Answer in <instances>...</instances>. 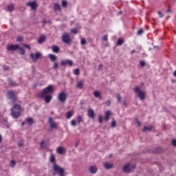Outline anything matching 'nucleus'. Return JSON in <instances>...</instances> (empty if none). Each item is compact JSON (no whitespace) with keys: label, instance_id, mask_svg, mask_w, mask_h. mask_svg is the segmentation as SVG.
<instances>
[{"label":"nucleus","instance_id":"f257e3e1","mask_svg":"<svg viewBox=\"0 0 176 176\" xmlns=\"http://www.w3.org/2000/svg\"><path fill=\"white\" fill-rule=\"evenodd\" d=\"M21 115V106L19 104H14L11 109V116L14 119H19Z\"/></svg>","mask_w":176,"mask_h":176},{"label":"nucleus","instance_id":"f03ea898","mask_svg":"<svg viewBox=\"0 0 176 176\" xmlns=\"http://www.w3.org/2000/svg\"><path fill=\"white\" fill-rule=\"evenodd\" d=\"M53 91V85H48L47 87L43 89V91L38 94V97L40 98H45L49 93H52Z\"/></svg>","mask_w":176,"mask_h":176},{"label":"nucleus","instance_id":"7ed1b4c3","mask_svg":"<svg viewBox=\"0 0 176 176\" xmlns=\"http://www.w3.org/2000/svg\"><path fill=\"white\" fill-rule=\"evenodd\" d=\"M53 170L54 171V175L58 174L59 176H64L65 170L61 168L60 166L57 165V164L54 163L53 165Z\"/></svg>","mask_w":176,"mask_h":176},{"label":"nucleus","instance_id":"20e7f679","mask_svg":"<svg viewBox=\"0 0 176 176\" xmlns=\"http://www.w3.org/2000/svg\"><path fill=\"white\" fill-rule=\"evenodd\" d=\"M133 91L136 94H138V97H139L141 101H144V100H145V91H141V88L140 87H135Z\"/></svg>","mask_w":176,"mask_h":176},{"label":"nucleus","instance_id":"39448f33","mask_svg":"<svg viewBox=\"0 0 176 176\" xmlns=\"http://www.w3.org/2000/svg\"><path fill=\"white\" fill-rule=\"evenodd\" d=\"M7 96L10 100H12L13 104L17 101V96L14 94V91H8L7 92Z\"/></svg>","mask_w":176,"mask_h":176},{"label":"nucleus","instance_id":"423d86ee","mask_svg":"<svg viewBox=\"0 0 176 176\" xmlns=\"http://www.w3.org/2000/svg\"><path fill=\"white\" fill-rule=\"evenodd\" d=\"M58 100L60 102H65V101H67V94L65 91H62L58 94Z\"/></svg>","mask_w":176,"mask_h":176},{"label":"nucleus","instance_id":"0eeeda50","mask_svg":"<svg viewBox=\"0 0 176 176\" xmlns=\"http://www.w3.org/2000/svg\"><path fill=\"white\" fill-rule=\"evenodd\" d=\"M135 168V165H130V164H127L123 167V171L124 173H131L133 170Z\"/></svg>","mask_w":176,"mask_h":176},{"label":"nucleus","instance_id":"6e6552de","mask_svg":"<svg viewBox=\"0 0 176 176\" xmlns=\"http://www.w3.org/2000/svg\"><path fill=\"white\" fill-rule=\"evenodd\" d=\"M62 41L64 43H71V36L68 33H65L62 36Z\"/></svg>","mask_w":176,"mask_h":176},{"label":"nucleus","instance_id":"1a4fd4ad","mask_svg":"<svg viewBox=\"0 0 176 176\" xmlns=\"http://www.w3.org/2000/svg\"><path fill=\"white\" fill-rule=\"evenodd\" d=\"M30 57L33 60V61L35 63L38 61V58H41V57H42V54H41L40 52H36L35 54H34V53H31Z\"/></svg>","mask_w":176,"mask_h":176},{"label":"nucleus","instance_id":"9d476101","mask_svg":"<svg viewBox=\"0 0 176 176\" xmlns=\"http://www.w3.org/2000/svg\"><path fill=\"white\" fill-rule=\"evenodd\" d=\"M60 65H62V67H65V65H69V67H72V65H74V62L69 59L63 60L61 61Z\"/></svg>","mask_w":176,"mask_h":176},{"label":"nucleus","instance_id":"9b49d317","mask_svg":"<svg viewBox=\"0 0 176 176\" xmlns=\"http://www.w3.org/2000/svg\"><path fill=\"white\" fill-rule=\"evenodd\" d=\"M26 6H29V8H31L32 10H36V8H38V4H36V1H30L26 3Z\"/></svg>","mask_w":176,"mask_h":176},{"label":"nucleus","instance_id":"f8f14e48","mask_svg":"<svg viewBox=\"0 0 176 176\" xmlns=\"http://www.w3.org/2000/svg\"><path fill=\"white\" fill-rule=\"evenodd\" d=\"M87 115L91 119H94L96 118V114L94 113V110H93V109H89L87 110Z\"/></svg>","mask_w":176,"mask_h":176},{"label":"nucleus","instance_id":"ddd939ff","mask_svg":"<svg viewBox=\"0 0 176 176\" xmlns=\"http://www.w3.org/2000/svg\"><path fill=\"white\" fill-rule=\"evenodd\" d=\"M19 45L16 44V45H10L7 47V50L9 51H14V50H19Z\"/></svg>","mask_w":176,"mask_h":176},{"label":"nucleus","instance_id":"4468645a","mask_svg":"<svg viewBox=\"0 0 176 176\" xmlns=\"http://www.w3.org/2000/svg\"><path fill=\"white\" fill-rule=\"evenodd\" d=\"M49 123L50 124L51 129H57V124L54 122V121L53 120V118H49Z\"/></svg>","mask_w":176,"mask_h":176},{"label":"nucleus","instance_id":"2eb2a0df","mask_svg":"<svg viewBox=\"0 0 176 176\" xmlns=\"http://www.w3.org/2000/svg\"><path fill=\"white\" fill-rule=\"evenodd\" d=\"M103 166H104V168H106V170H111V168H112L113 167V164L109 163V162H104Z\"/></svg>","mask_w":176,"mask_h":176},{"label":"nucleus","instance_id":"dca6fc26","mask_svg":"<svg viewBox=\"0 0 176 176\" xmlns=\"http://www.w3.org/2000/svg\"><path fill=\"white\" fill-rule=\"evenodd\" d=\"M75 112L74 111H69L66 113V119H71L73 116Z\"/></svg>","mask_w":176,"mask_h":176},{"label":"nucleus","instance_id":"f3484780","mask_svg":"<svg viewBox=\"0 0 176 176\" xmlns=\"http://www.w3.org/2000/svg\"><path fill=\"white\" fill-rule=\"evenodd\" d=\"M89 172L91 174H96L97 173V166H91L89 167Z\"/></svg>","mask_w":176,"mask_h":176},{"label":"nucleus","instance_id":"a211bd4d","mask_svg":"<svg viewBox=\"0 0 176 176\" xmlns=\"http://www.w3.org/2000/svg\"><path fill=\"white\" fill-rule=\"evenodd\" d=\"M109 118H111V111L108 110L105 111L104 120H106V122H108L109 120Z\"/></svg>","mask_w":176,"mask_h":176},{"label":"nucleus","instance_id":"6ab92c4d","mask_svg":"<svg viewBox=\"0 0 176 176\" xmlns=\"http://www.w3.org/2000/svg\"><path fill=\"white\" fill-rule=\"evenodd\" d=\"M94 96L96 98H99V100H102V97L101 96V94L98 91H95L94 92Z\"/></svg>","mask_w":176,"mask_h":176},{"label":"nucleus","instance_id":"aec40b11","mask_svg":"<svg viewBox=\"0 0 176 176\" xmlns=\"http://www.w3.org/2000/svg\"><path fill=\"white\" fill-rule=\"evenodd\" d=\"M45 101L47 104H49L50 101H52V96L51 95L45 96Z\"/></svg>","mask_w":176,"mask_h":176},{"label":"nucleus","instance_id":"412c9836","mask_svg":"<svg viewBox=\"0 0 176 176\" xmlns=\"http://www.w3.org/2000/svg\"><path fill=\"white\" fill-rule=\"evenodd\" d=\"M53 53H59L60 47L58 46H53L52 47Z\"/></svg>","mask_w":176,"mask_h":176},{"label":"nucleus","instance_id":"4be33fe9","mask_svg":"<svg viewBox=\"0 0 176 176\" xmlns=\"http://www.w3.org/2000/svg\"><path fill=\"white\" fill-rule=\"evenodd\" d=\"M77 120L78 124H80V123L83 122V116L78 115Z\"/></svg>","mask_w":176,"mask_h":176},{"label":"nucleus","instance_id":"5701e85b","mask_svg":"<svg viewBox=\"0 0 176 176\" xmlns=\"http://www.w3.org/2000/svg\"><path fill=\"white\" fill-rule=\"evenodd\" d=\"M151 130H153V126H144V128L142 129V131H151Z\"/></svg>","mask_w":176,"mask_h":176},{"label":"nucleus","instance_id":"b1692460","mask_svg":"<svg viewBox=\"0 0 176 176\" xmlns=\"http://www.w3.org/2000/svg\"><path fill=\"white\" fill-rule=\"evenodd\" d=\"M57 153H59V155H63L64 153V148L63 147H58L56 149Z\"/></svg>","mask_w":176,"mask_h":176},{"label":"nucleus","instance_id":"393cba45","mask_svg":"<svg viewBox=\"0 0 176 176\" xmlns=\"http://www.w3.org/2000/svg\"><path fill=\"white\" fill-rule=\"evenodd\" d=\"M49 57L51 61H56V60H57V56L53 54H50Z\"/></svg>","mask_w":176,"mask_h":176},{"label":"nucleus","instance_id":"a878e982","mask_svg":"<svg viewBox=\"0 0 176 176\" xmlns=\"http://www.w3.org/2000/svg\"><path fill=\"white\" fill-rule=\"evenodd\" d=\"M54 10H55V12L56 11V10H61V7L59 6V4L58 3H55L54 4Z\"/></svg>","mask_w":176,"mask_h":176},{"label":"nucleus","instance_id":"bb28decb","mask_svg":"<svg viewBox=\"0 0 176 176\" xmlns=\"http://www.w3.org/2000/svg\"><path fill=\"white\" fill-rule=\"evenodd\" d=\"M46 40V36H42L38 39V43H43Z\"/></svg>","mask_w":176,"mask_h":176},{"label":"nucleus","instance_id":"cd10ccee","mask_svg":"<svg viewBox=\"0 0 176 176\" xmlns=\"http://www.w3.org/2000/svg\"><path fill=\"white\" fill-rule=\"evenodd\" d=\"M19 53L20 54H21V56H24V54H25V50H24V48L19 46Z\"/></svg>","mask_w":176,"mask_h":176},{"label":"nucleus","instance_id":"c85d7f7f","mask_svg":"<svg viewBox=\"0 0 176 176\" xmlns=\"http://www.w3.org/2000/svg\"><path fill=\"white\" fill-rule=\"evenodd\" d=\"M124 43V41L122 38H118L117 41V46H122Z\"/></svg>","mask_w":176,"mask_h":176},{"label":"nucleus","instance_id":"c756f323","mask_svg":"<svg viewBox=\"0 0 176 176\" xmlns=\"http://www.w3.org/2000/svg\"><path fill=\"white\" fill-rule=\"evenodd\" d=\"M8 83H9L10 86H17V84L14 81H13V80L10 79V78L8 79Z\"/></svg>","mask_w":176,"mask_h":176},{"label":"nucleus","instance_id":"7c9ffc66","mask_svg":"<svg viewBox=\"0 0 176 176\" xmlns=\"http://www.w3.org/2000/svg\"><path fill=\"white\" fill-rule=\"evenodd\" d=\"M26 122L29 124H32L34 123V120L32 118H28L26 119Z\"/></svg>","mask_w":176,"mask_h":176},{"label":"nucleus","instance_id":"2f4dec72","mask_svg":"<svg viewBox=\"0 0 176 176\" xmlns=\"http://www.w3.org/2000/svg\"><path fill=\"white\" fill-rule=\"evenodd\" d=\"M77 87L78 89H83V82L80 81L77 83Z\"/></svg>","mask_w":176,"mask_h":176},{"label":"nucleus","instance_id":"473e14b6","mask_svg":"<svg viewBox=\"0 0 176 176\" xmlns=\"http://www.w3.org/2000/svg\"><path fill=\"white\" fill-rule=\"evenodd\" d=\"M41 145V148H45L47 146V144H46V142H45V141H42L40 144Z\"/></svg>","mask_w":176,"mask_h":176},{"label":"nucleus","instance_id":"72a5a7b5","mask_svg":"<svg viewBox=\"0 0 176 176\" xmlns=\"http://www.w3.org/2000/svg\"><path fill=\"white\" fill-rule=\"evenodd\" d=\"M7 9H8V12H13V10L14 9V6H13V5L8 6Z\"/></svg>","mask_w":176,"mask_h":176},{"label":"nucleus","instance_id":"f704fd0d","mask_svg":"<svg viewBox=\"0 0 176 176\" xmlns=\"http://www.w3.org/2000/svg\"><path fill=\"white\" fill-rule=\"evenodd\" d=\"M50 162L51 163H54V162H56V157L53 154L50 157Z\"/></svg>","mask_w":176,"mask_h":176},{"label":"nucleus","instance_id":"c9c22d12","mask_svg":"<svg viewBox=\"0 0 176 176\" xmlns=\"http://www.w3.org/2000/svg\"><path fill=\"white\" fill-rule=\"evenodd\" d=\"M73 72L74 75H76L77 76L80 74L79 69H75Z\"/></svg>","mask_w":176,"mask_h":176},{"label":"nucleus","instance_id":"e433bc0d","mask_svg":"<svg viewBox=\"0 0 176 176\" xmlns=\"http://www.w3.org/2000/svg\"><path fill=\"white\" fill-rule=\"evenodd\" d=\"M70 124H71V126H72L73 127H75V126H76V120H72L70 122Z\"/></svg>","mask_w":176,"mask_h":176},{"label":"nucleus","instance_id":"4c0bfd02","mask_svg":"<svg viewBox=\"0 0 176 176\" xmlns=\"http://www.w3.org/2000/svg\"><path fill=\"white\" fill-rule=\"evenodd\" d=\"M67 5H68V2H67V1L63 0L62 1V6H63V8H67Z\"/></svg>","mask_w":176,"mask_h":176},{"label":"nucleus","instance_id":"58836bf2","mask_svg":"<svg viewBox=\"0 0 176 176\" xmlns=\"http://www.w3.org/2000/svg\"><path fill=\"white\" fill-rule=\"evenodd\" d=\"M10 164H11V167H12V168H13L16 166V161L11 160L10 161Z\"/></svg>","mask_w":176,"mask_h":176},{"label":"nucleus","instance_id":"ea45409f","mask_svg":"<svg viewBox=\"0 0 176 176\" xmlns=\"http://www.w3.org/2000/svg\"><path fill=\"white\" fill-rule=\"evenodd\" d=\"M102 40L104 42L108 41V34H106V35L103 36L102 38Z\"/></svg>","mask_w":176,"mask_h":176},{"label":"nucleus","instance_id":"a19ab883","mask_svg":"<svg viewBox=\"0 0 176 176\" xmlns=\"http://www.w3.org/2000/svg\"><path fill=\"white\" fill-rule=\"evenodd\" d=\"M116 126V121L115 120H113L111 122V127L114 128Z\"/></svg>","mask_w":176,"mask_h":176},{"label":"nucleus","instance_id":"79ce46f5","mask_svg":"<svg viewBox=\"0 0 176 176\" xmlns=\"http://www.w3.org/2000/svg\"><path fill=\"white\" fill-rule=\"evenodd\" d=\"M23 36H19L17 37L16 41L17 42H23Z\"/></svg>","mask_w":176,"mask_h":176},{"label":"nucleus","instance_id":"37998d69","mask_svg":"<svg viewBox=\"0 0 176 176\" xmlns=\"http://www.w3.org/2000/svg\"><path fill=\"white\" fill-rule=\"evenodd\" d=\"M118 101H120V100H122V96H120V94H117L116 96Z\"/></svg>","mask_w":176,"mask_h":176},{"label":"nucleus","instance_id":"c03bdc74","mask_svg":"<svg viewBox=\"0 0 176 176\" xmlns=\"http://www.w3.org/2000/svg\"><path fill=\"white\" fill-rule=\"evenodd\" d=\"M138 35H141L142 34H144V30H142V28L140 29L138 32H137Z\"/></svg>","mask_w":176,"mask_h":176},{"label":"nucleus","instance_id":"a18cd8bd","mask_svg":"<svg viewBox=\"0 0 176 176\" xmlns=\"http://www.w3.org/2000/svg\"><path fill=\"white\" fill-rule=\"evenodd\" d=\"M80 43H81V45H86V43H87L86 38H82Z\"/></svg>","mask_w":176,"mask_h":176},{"label":"nucleus","instance_id":"49530a36","mask_svg":"<svg viewBox=\"0 0 176 176\" xmlns=\"http://www.w3.org/2000/svg\"><path fill=\"white\" fill-rule=\"evenodd\" d=\"M53 68L54 69H57V68H58V63H57V62H54Z\"/></svg>","mask_w":176,"mask_h":176},{"label":"nucleus","instance_id":"de8ad7c7","mask_svg":"<svg viewBox=\"0 0 176 176\" xmlns=\"http://www.w3.org/2000/svg\"><path fill=\"white\" fill-rule=\"evenodd\" d=\"M71 32L72 34H78V30L76 29H72Z\"/></svg>","mask_w":176,"mask_h":176},{"label":"nucleus","instance_id":"09e8293b","mask_svg":"<svg viewBox=\"0 0 176 176\" xmlns=\"http://www.w3.org/2000/svg\"><path fill=\"white\" fill-rule=\"evenodd\" d=\"M23 46L24 47H26V49H31V46H30V45H27V44H23Z\"/></svg>","mask_w":176,"mask_h":176},{"label":"nucleus","instance_id":"8fccbe9b","mask_svg":"<svg viewBox=\"0 0 176 176\" xmlns=\"http://www.w3.org/2000/svg\"><path fill=\"white\" fill-rule=\"evenodd\" d=\"M172 145H173V146H176V140L175 139H173L172 140Z\"/></svg>","mask_w":176,"mask_h":176},{"label":"nucleus","instance_id":"3c124183","mask_svg":"<svg viewBox=\"0 0 176 176\" xmlns=\"http://www.w3.org/2000/svg\"><path fill=\"white\" fill-rule=\"evenodd\" d=\"M105 104L107 107H110L111 106V100L106 101Z\"/></svg>","mask_w":176,"mask_h":176},{"label":"nucleus","instance_id":"603ef678","mask_svg":"<svg viewBox=\"0 0 176 176\" xmlns=\"http://www.w3.org/2000/svg\"><path fill=\"white\" fill-rule=\"evenodd\" d=\"M140 66H141V67H145V62H144V61H140Z\"/></svg>","mask_w":176,"mask_h":176},{"label":"nucleus","instance_id":"864d4df0","mask_svg":"<svg viewBox=\"0 0 176 176\" xmlns=\"http://www.w3.org/2000/svg\"><path fill=\"white\" fill-rule=\"evenodd\" d=\"M158 15L160 16V19H162V17L164 16L163 14H162V12H160V11L158 12Z\"/></svg>","mask_w":176,"mask_h":176},{"label":"nucleus","instance_id":"5fc2aeb1","mask_svg":"<svg viewBox=\"0 0 176 176\" xmlns=\"http://www.w3.org/2000/svg\"><path fill=\"white\" fill-rule=\"evenodd\" d=\"M99 123H102V116H99Z\"/></svg>","mask_w":176,"mask_h":176},{"label":"nucleus","instance_id":"6e6d98bb","mask_svg":"<svg viewBox=\"0 0 176 176\" xmlns=\"http://www.w3.org/2000/svg\"><path fill=\"white\" fill-rule=\"evenodd\" d=\"M102 67H103L102 64H100V65H98V69H99V70L101 69L102 68Z\"/></svg>","mask_w":176,"mask_h":176},{"label":"nucleus","instance_id":"4d7b16f0","mask_svg":"<svg viewBox=\"0 0 176 176\" xmlns=\"http://www.w3.org/2000/svg\"><path fill=\"white\" fill-rule=\"evenodd\" d=\"M137 124H138V126H141V122L138 121V122H137Z\"/></svg>","mask_w":176,"mask_h":176},{"label":"nucleus","instance_id":"13d9d810","mask_svg":"<svg viewBox=\"0 0 176 176\" xmlns=\"http://www.w3.org/2000/svg\"><path fill=\"white\" fill-rule=\"evenodd\" d=\"M131 54H134V53H135V50H133L131 52Z\"/></svg>","mask_w":176,"mask_h":176},{"label":"nucleus","instance_id":"bf43d9fd","mask_svg":"<svg viewBox=\"0 0 176 176\" xmlns=\"http://www.w3.org/2000/svg\"><path fill=\"white\" fill-rule=\"evenodd\" d=\"M43 24H44V25H45V24H46V23H47L46 19H43Z\"/></svg>","mask_w":176,"mask_h":176},{"label":"nucleus","instance_id":"052dcab7","mask_svg":"<svg viewBox=\"0 0 176 176\" xmlns=\"http://www.w3.org/2000/svg\"><path fill=\"white\" fill-rule=\"evenodd\" d=\"M166 13H171V10L168 9V10L166 11Z\"/></svg>","mask_w":176,"mask_h":176},{"label":"nucleus","instance_id":"680f3d73","mask_svg":"<svg viewBox=\"0 0 176 176\" xmlns=\"http://www.w3.org/2000/svg\"><path fill=\"white\" fill-rule=\"evenodd\" d=\"M2 142V135H0V144Z\"/></svg>","mask_w":176,"mask_h":176},{"label":"nucleus","instance_id":"e2e57ef3","mask_svg":"<svg viewBox=\"0 0 176 176\" xmlns=\"http://www.w3.org/2000/svg\"><path fill=\"white\" fill-rule=\"evenodd\" d=\"M173 76H176V71L174 72Z\"/></svg>","mask_w":176,"mask_h":176},{"label":"nucleus","instance_id":"0e129e2a","mask_svg":"<svg viewBox=\"0 0 176 176\" xmlns=\"http://www.w3.org/2000/svg\"><path fill=\"white\" fill-rule=\"evenodd\" d=\"M24 124H25V122H23L21 123V126H24Z\"/></svg>","mask_w":176,"mask_h":176},{"label":"nucleus","instance_id":"69168bd1","mask_svg":"<svg viewBox=\"0 0 176 176\" xmlns=\"http://www.w3.org/2000/svg\"><path fill=\"white\" fill-rule=\"evenodd\" d=\"M19 146H23V144L19 143Z\"/></svg>","mask_w":176,"mask_h":176},{"label":"nucleus","instance_id":"338daca9","mask_svg":"<svg viewBox=\"0 0 176 176\" xmlns=\"http://www.w3.org/2000/svg\"><path fill=\"white\" fill-rule=\"evenodd\" d=\"M123 104H124V105H126V102H123Z\"/></svg>","mask_w":176,"mask_h":176},{"label":"nucleus","instance_id":"774afa93","mask_svg":"<svg viewBox=\"0 0 176 176\" xmlns=\"http://www.w3.org/2000/svg\"><path fill=\"white\" fill-rule=\"evenodd\" d=\"M4 69H8V67H4Z\"/></svg>","mask_w":176,"mask_h":176}]
</instances>
